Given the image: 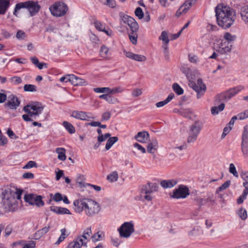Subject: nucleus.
Wrapping results in <instances>:
<instances>
[{
    "label": "nucleus",
    "mask_w": 248,
    "mask_h": 248,
    "mask_svg": "<svg viewBox=\"0 0 248 248\" xmlns=\"http://www.w3.org/2000/svg\"><path fill=\"white\" fill-rule=\"evenodd\" d=\"M135 14L139 19H142L143 17L144 14L140 7H138L136 9Z\"/></svg>",
    "instance_id": "55"
},
{
    "label": "nucleus",
    "mask_w": 248,
    "mask_h": 248,
    "mask_svg": "<svg viewBox=\"0 0 248 248\" xmlns=\"http://www.w3.org/2000/svg\"><path fill=\"white\" fill-rule=\"evenodd\" d=\"M68 236L66 233H61V236L58 238V240L55 243L56 245H59L61 242L63 241L64 239Z\"/></svg>",
    "instance_id": "64"
},
{
    "label": "nucleus",
    "mask_w": 248,
    "mask_h": 248,
    "mask_svg": "<svg viewBox=\"0 0 248 248\" xmlns=\"http://www.w3.org/2000/svg\"><path fill=\"white\" fill-rule=\"evenodd\" d=\"M226 93L225 92L220 93L217 95L215 97L214 104L217 105L219 103H224V102L228 100Z\"/></svg>",
    "instance_id": "24"
},
{
    "label": "nucleus",
    "mask_w": 248,
    "mask_h": 248,
    "mask_svg": "<svg viewBox=\"0 0 248 248\" xmlns=\"http://www.w3.org/2000/svg\"><path fill=\"white\" fill-rule=\"evenodd\" d=\"M129 38L133 44L136 45L137 44L138 38L137 32L133 33L131 31V33L129 34Z\"/></svg>",
    "instance_id": "49"
},
{
    "label": "nucleus",
    "mask_w": 248,
    "mask_h": 248,
    "mask_svg": "<svg viewBox=\"0 0 248 248\" xmlns=\"http://www.w3.org/2000/svg\"><path fill=\"white\" fill-rule=\"evenodd\" d=\"M190 194L188 188L185 185H181L177 188L173 190L170 197L173 199H185Z\"/></svg>",
    "instance_id": "5"
},
{
    "label": "nucleus",
    "mask_w": 248,
    "mask_h": 248,
    "mask_svg": "<svg viewBox=\"0 0 248 248\" xmlns=\"http://www.w3.org/2000/svg\"><path fill=\"white\" fill-rule=\"evenodd\" d=\"M86 234H89V233H83L82 236L78 237L75 241L70 243L66 248H80L82 246L86 245Z\"/></svg>",
    "instance_id": "10"
},
{
    "label": "nucleus",
    "mask_w": 248,
    "mask_h": 248,
    "mask_svg": "<svg viewBox=\"0 0 248 248\" xmlns=\"http://www.w3.org/2000/svg\"><path fill=\"white\" fill-rule=\"evenodd\" d=\"M232 46L229 44L227 41L222 40L221 42L215 46L216 50L220 54H225L228 52H230L232 49Z\"/></svg>",
    "instance_id": "9"
},
{
    "label": "nucleus",
    "mask_w": 248,
    "mask_h": 248,
    "mask_svg": "<svg viewBox=\"0 0 248 248\" xmlns=\"http://www.w3.org/2000/svg\"><path fill=\"white\" fill-rule=\"evenodd\" d=\"M159 39L162 40L163 42H165V44H168L169 42V39L168 37V34L166 31H163L161 32V34L159 37Z\"/></svg>",
    "instance_id": "51"
},
{
    "label": "nucleus",
    "mask_w": 248,
    "mask_h": 248,
    "mask_svg": "<svg viewBox=\"0 0 248 248\" xmlns=\"http://www.w3.org/2000/svg\"><path fill=\"white\" fill-rule=\"evenodd\" d=\"M108 48L105 46H101L100 48V53L102 57H106L108 55Z\"/></svg>",
    "instance_id": "59"
},
{
    "label": "nucleus",
    "mask_w": 248,
    "mask_h": 248,
    "mask_svg": "<svg viewBox=\"0 0 248 248\" xmlns=\"http://www.w3.org/2000/svg\"><path fill=\"white\" fill-rule=\"evenodd\" d=\"M109 94L108 93L102 94L99 96V98L106 100L108 103H114L116 99Z\"/></svg>",
    "instance_id": "36"
},
{
    "label": "nucleus",
    "mask_w": 248,
    "mask_h": 248,
    "mask_svg": "<svg viewBox=\"0 0 248 248\" xmlns=\"http://www.w3.org/2000/svg\"><path fill=\"white\" fill-rule=\"evenodd\" d=\"M105 238L104 233H93L91 236V239L92 242L95 243L97 241L103 240Z\"/></svg>",
    "instance_id": "38"
},
{
    "label": "nucleus",
    "mask_w": 248,
    "mask_h": 248,
    "mask_svg": "<svg viewBox=\"0 0 248 248\" xmlns=\"http://www.w3.org/2000/svg\"><path fill=\"white\" fill-rule=\"evenodd\" d=\"M56 152L58 154V158L61 161L66 159L65 149L63 148H57Z\"/></svg>",
    "instance_id": "31"
},
{
    "label": "nucleus",
    "mask_w": 248,
    "mask_h": 248,
    "mask_svg": "<svg viewBox=\"0 0 248 248\" xmlns=\"http://www.w3.org/2000/svg\"><path fill=\"white\" fill-rule=\"evenodd\" d=\"M93 91L96 93H106L110 94V88L108 87L94 88Z\"/></svg>",
    "instance_id": "39"
},
{
    "label": "nucleus",
    "mask_w": 248,
    "mask_h": 248,
    "mask_svg": "<svg viewBox=\"0 0 248 248\" xmlns=\"http://www.w3.org/2000/svg\"><path fill=\"white\" fill-rule=\"evenodd\" d=\"M229 171L230 173H232L235 177H238V174L236 170L235 167L233 163H231L230 164Z\"/></svg>",
    "instance_id": "54"
},
{
    "label": "nucleus",
    "mask_w": 248,
    "mask_h": 248,
    "mask_svg": "<svg viewBox=\"0 0 248 248\" xmlns=\"http://www.w3.org/2000/svg\"><path fill=\"white\" fill-rule=\"evenodd\" d=\"M120 16L122 21L124 24H126L128 25L131 31L133 33L137 32L139 29V25L133 17L124 14L123 13H120Z\"/></svg>",
    "instance_id": "6"
},
{
    "label": "nucleus",
    "mask_w": 248,
    "mask_h": 248,
    "mask_svg": "<svg viewBox=\"0 0 248 248\" xmlns=\"http://www.w3.org/2000/svg\"><path fill=\"white\" fill-rule=\"evenodd\" d=\"M173 97H174V94L171 93V94H169V96H168V97L165 100L156 103V107L160 108V107H162L165 106V105L168 104L169 102H170L172 99Z\"/></svg>",
    "instance_id": "34"
},
{
    "label": "nucleus",
    "mask_w": 248,
    "mask_h": 248,
    "mask_svg": "<svg viewBox=\"0 0 248 248\" xmlns=\"http://www.w3.org/2000/svg\"><path fill=\"white\" fill-rule=\"evenodd\" d=\"M77 183L80 188L86 187L87 186L93 187L94 189L97 191H99L101 189V187L98 186L86 183L83 182H77Z\"/></svg>",
    "instance_id": "30"
},
{
    "label": "nucleus",
    "mask_w": 248,
    "mask_h": 248,
    "mask_svg": "<svg viewBox=\"0 0 248 248\" xmlns=\"http://www.w3.org/2000/svg\"><path fill=\"white\" fill-rule=\"evenodd\" d=\"M225 108L224 103H221L218 106L212 107L211 108V113L213 115H217L219 112L222 111Z\"/></svg>",
    "instance_id": "29"
},
{
    "label": "nucleus",
    "mask_w": 248,
    "mask_h": 248,
    "mask_svg": "<svg viewBox=\"0 0 248 248\" xmlns=\"http://www.w3.org/2000/svg\"><path fill=\"white\" fill-rule=\"evenodd\" d=\"M118 138L117 137H113L109 138L107 141L105 148L107 150H108L111 146L118 141Z\"/></svg>",
    "instance_id": "35"
},
{
    "label": "nucleus",
    "mask_w": 248,
    "mask_h": 248,
    "mask_svg": "<svg viewBox=\"0 0 248 248\" xmlns=\"http://www.w3.org/2000/svg\"><path fill=\"white\" fill-rule=\"evenodd\" d=\"M24 199L26 202H28L31 205H36L38 207H41L44 205V202L42 201V197L39 195L26 194L24 195Z\"/></svg>",
    "instance_id": "7"
},
{
    "label": "nucleus",
    "mask_w": 248,
    "mask_h": 248,
    "mask_svg": "<svg viewBox=\"0 0 248 248\" xmlns=\"http://www.w3.org/2000/svg\"><path fill=\"white\" fill-rule=\"evenodd\" d=\"M190 85L197 92V97L200 98L204 93L206 90V86L203 84L202 86H198L194 82H191Z\"/></svg>",
    "instance_id": "16"
},
{
    "label": "nucleus",
    "mask_w": 248,
    "mask_h": 248,
    "mask_svg": "<svg viewBox=\"0 0 248 248\" xmlns=\"http://www.w3.org/2000/svg\"><path fill=\"white\" fill-rule=\"evenodd\" d=\"M177 181L174 179L163 180L160 182V185L164 188H171L175 186Z\"/></svg>",
    "instance_id": "26"
},
{
    "label": "nucleus",
    "mask_w": 248,
    "mask_h": 248,
    "mask_svg": "<svg viewBox=\"0 0 248 248\" xmlns=\"http://www.w3.org/2000/svg\"><path fill=\"white\" fill-rule=\"evenodd\" d=\"M189 1H186L185 3L179 8L176 13V16L177 17L180 16L183 14H186L191 7Z\"/></svg>",
    "instance_id": "21"
},
{
    "label": "nucleus",
    "mask_w": 248,
    "mask_h": 248,
    "mask_svg": "<svg viewBox=\"0 0 248 248\" xmlns=\"http://www.w3.org/2000/svg\"><path fill=\"white\" fill-rule=\"evenodd\" d=\"M118 178V174L117 171H113L107 176V179L110 182L117 181Z\"/></svg>",
    "instance_id": "43"
},
{
    "label": "nucleus",
    "mask_w": 248,
    "mask_h": 248,
    "mask_svg": "<svg viewBox=\"0 0 248 248\" xmlns=\"http://www.w3.org/2000/svg\"><path fill=\"white\" fill-rule=\"evenodd\" d=\"M158 144L156 139H153L152 140L148 143L147 146V151L149 153L154 154L157 150Z\"/></svg>",
    "instance_id": "19"
},
{
    "label": "nucleus",
    "mask_w": 248,
    "mask_h": 248,
    "mask_svg": "<svg viewBox=\"0 0 248 248\" xmlns=\"http://www.w3.org/2000/svg\"><path fill=\"white\" fill-rule=\"evenodd\" d=\"M95 28L98 31H103V28L105 27V24H103L98 20H95L93 22Z\"/></svg>",
    "instance_id": "45"
},
{
    "label": "nucleus",
    "mask_w": 248,
    "mask_h": 248,
    "mask_svg": "<svg viewBox=\"0 0 248 248\" xmlns=\"http://www.w3.org/2000/svg\"><path fill=\"white\" fill-rule=\"evenodd\" d=\"M181 70L186 76L187 78H189V75L190 73V69L187 65H184L182 66L181 67Z\"/></svg>",
    "instance_id": "53"
},
{
    "label": "nucleus",
    "mask_w": 248,
    "mask_h": 248,
    "mask_svg": "<svg viewBox=\"0 0 248 248\" xmlns=\"http://www.w3.org/2000/svg\"><path fill=\"white\" fill-rule=\"evenodd\" d=\"M24 90L25 92H36V87L32 84H25L24 86Z\"/></svg>",
    "instance_id": "47"
},
{
    "label": "nucleus",
    "mask_w": 248,
    "mask_h": 248,
    "mask_svg": "<svg viewBox=\"0 0 248 248\" xmlns=\"http://www.w3.org/2000/svg\"><path fill=\"white\" fill-rule=\"evenodd\" d=\"M7 134L12 139L16 140L18 138V137L15 135L14 132L11 129L9 128L7 131Z\"/></svg>",
    "instance_id": "63"
},
{
    "label": "nucleus",
    "mask_w": 248,
    "mask_h": 248,
    "mask_svg": "<svg viewBox=\"0 0 248 248\" xmlns=\"http://www.w3.org/2000/svg\"><path fill=\"white\" fill-rule=\"evenodd\" d=\"M62 125L70 134H72L75 133V128L71 123L67 121H64Z\"/></svg>",
    "instance_id": "32"
},
{
    "label": "nucleus",
    "mask_w": 248,
    "mask_h": 248,
    "mask_svg": "<svg viewBox=\"0 0 248 248\" xmlns=\"http://www.w3.org/2000/svg\"><path fill=\"white\" fill-rule=\"evenodd\" d=\"M217 21L219 26L226 29L230 28L235 19V12L228 6L220 7L217 6L215 8Z\"/></svg>",
    "instance_id": "1"
},
{
    "label": "nucleus",
    "mask_w": 248,
    "mask_h": 248,
    "mask_svg": "<svg viewBox=\"0 0 248 248\" xmlns=\"http://www.w3.org/2000/svg\"><path fill=\"white\" fill-rule=\"evenodd\" d=\"M111 117V113L109 111H106L103 113L101 117L102 121H106L108 120Z\"/></svg>",
    "instance_id": "60"
},
{
    "label": "nucleus",
    "mask_w": 248,
    "mask_h": 248,
    "mask_svg": "<svg viewBox=\"0 0 248 248\" xmlns=\"http://www.w3.org/2000/svg\"><path fill=\"white\" fill-rule=\"evenodd\" d=\"M201 128L198 125V123L196 122L194 124L190 126L189 132L198 135L201 131Z\"/></svg>",
    "instance_id": "33"
},
{
    "label": "nucleus",
    "mask_w": 248,
    "mask_h": 248,
    "mask_svg": "<svg viewBox=\"0 0 248 248\" xmlns=\"http://www.w3.org/2000/svg\"><path fill=\"white\" fill-rule=\"evenodd\" d=\"M50 211L59 215L71 214L70 211L66 208L52 206L50 207Z\"/></svg>",
    "instance_id": "20"
},
{
    "label": "nucleus",
    "mask_w": 248,
    "mask_h": 248,
    "mask_svg": "<svg viewBox=\"0 0 248 248\" xmlns=\"http://www.w3.org/2000/svg\"><path fill=\"white\" fill-rule=\"evenodd\" d=\"M51 14L56 16H64L68 10L66 4L62 2H55L49 8Z\"/></svg>",
    "instance_id": "4"
},
{
    "label": "nucleus",
    "mask_w": 248,
    "mask_h": 248,
    "mask_svg": "<svg viewBox=\"0 0 248 248\" xmlns=\"http://www.w3.org/2000/svg\"><path fill=\"white\" fill-rule=\"evenodd\" d=\"M10 80L11 82H12V83L13 85H15L19 84L20 83H21L22 82V81L21 78L17 77V76L13 77L11 78L10 79Z\"/></svg>",
    "instance_id": "50"
},
{
    "label": "nucleus",
    "mask_w": 248,
    "mask_h": 248,
    "mask_svg": "<svg viewBox=\"0 0 248 248\" xmlns=\"http://www.w3.org/2000/svg\"><path fill=\"white\" fill-rule=\"evenodd\" d=\"M240 15L242 20L248 25V5L244 6L241 9Z\"/></svg>",
    "instance_id": "27"
},
{
    "label": "nucleus",
    "mask_w": 248,
    "mask_h": 248,
    "mask_svg": "<svg viewBox=\"0 0 248 248\" xmlns=\"http://www.w3.org/2000/svg\"><path fill=\"white\" fill-rule=\"evenodd\" d=\"M131 233H112L110 236V242L115 247L118 248L122 243V238L129 237Z\"/></svg>",
    "instance_id": "8"
},
{
    "label": "nucleus",
    "mask_w": 248,
    "mask_h": 248,
    "mask_svg": "<svg viewBox=\"0 0 248 248\" xmlns=\"http://www.w3.org/2000/svg\"><path fill=\"white\" fill-rule=\"evenodd\" d=\"M241 149L243 155L247 157L248 155V143L241 142Z\"/></svg>",
    "instance_id": "44"
},
{
    "label": "nucleus",
    "mask_w": 248,
    "mask_h": 248,
    "mask_svg": "<svg viewBox=\"0 0 248 248\" xmlns=\"http://www.w3.org/2000/svg\"><path fill=\"white\" fill-rule=\"evenodd\" d=\"M29 5L27 7L31 16L35 15L40 10V7L37 2L29 1Z\"/></svg>",
    "instance_id": "18"
},
{
    "label": "nucleus",
    "mask_w": 248,
    "mask_h": 248,
    "mask_svg": "<svg viewBox=\"0 0 248 248\" xmlns=\"http://www.w3.org/2000/svg\"><path fill=\"white\" fill-rule=\"evenodd\" d=\"M50 196L52 199V200L58 202L62 201V196L60 193H56L54 195L52 194H50Z\"/></svg>",
    "instance_id": "48"
},
{
    "label": "nucleus",
    "mask_w": 248,
    "mask_h": 248,
    "mask_svg": "<svg viewBox=\"0 0 248 248\" xmlns=\"http://www.w3.org/2000/svg\"><path fill=\"white\" fill-rule=\"evenodd\" d=\"M85 207L84 212L88 216H92L99 213L100 207L98 203L95 201L87 199Z\"/></svg>",
    "instance_id": "3"
},
{
    "label": "nucleus",
    "mask_w": 248,
    "mask_h": 248,
    "mask_svg": "<svg viewBox=\"0 0 248 248\" xmlns=\"http://www.w3.org/2000/svg\"><path fill=\"white\" fill-rule=\"evenodd\" d=\"M244 89V86L243 85H239L233 88H231L226 91L227 98L229 100L236 94H238L239 92Z\"/></svg>",
    "instance_id": "15"
},
{
    "label": "nucleus",
    "mask_w": 248,
    "mask_h": 248,
    "mask_svg": "<svg viewBox=\"0 0 248 248\" xmlns=\"http://www.w3.org/2000/svg\"><path fill=\"white\" fill-rule=\"evenodd\" d=\"M20 101L16 96L10 94L8 96V101L5 103V106L11 109H16L19 106Z\"/></svg>",
    "instance_id": "12"
},
{
    "label": "nucleus",
    "mask_w": 248,
    "mask_h": 248,
    "mask_svg": "<svg viewBox=\"0 0 248 248\" xmlns=\"http://www.w3.org/2000/svg\"><path fill=\"white\" fill-rule=\"evenodd\" d=\"M158 187L157 184L149 182L146 185L142 186L141 188V192L145 194H150L156 191Z\"/></svg>",
    "instance_id": "14"
},
{
    "label": "nucleus",
    "mask_w": 248,
    "mask_h": 248,
    "mask_svg": "<svg viewBox=\"0 0 248 248\" xmlns=\"http://www.w3.org/2000/svg\"><path fill=\"white\" fill-rule=\"evenodd\" d=\"M44 106L39 102H31L23 108V111L30 114L33 119H36L41 114L44 109Z\"/></svg>",
    "instance_id": "2"
},
{
    "label": "nucleus",
    "mask_w": 248,
    "mask_h": 248,
    "mask_svg": "<svg viewBox=\"0 0 248 248\" xmlns=\"http://www.w3.org/2000/svg\"><path fill=\"white\" fill-rule=\"evenodd\" d=\"M16 37L18 39L23 40L27 37V35L24 31L19 30L17 32Z\"/></svg>",
    "instance_id": "58"
},
{
    "label": "nucleus",
    "mask_w": 248,
    "mask_h": 248,
    "mask_svg": "<svg viewBox=\"0 0 248 248\" xmlns=\"http://www.w3.org/2000/svg\"><path fill=\"white\" fill-rule=\"evenodd\" d=\"M149 138V135L146 131H142L138 132V134L135 135V139L139 142L141 143L146 142Z\"/></svg>",
    "instance_id": "17"
},
{
    "label": "nucleus",
    "mask_w": 248,
    "mask_h": 248,
    "mask_svg": "<svg viewBox=\"0 0 248 248\" xmlns=\"http://www.w3.org/2000/svg\"><path fill=\"white\" fill-rule=\"evenodd\" d=\"M29 1H25V2H19L18 3H17L16 5L15 10L14 11V15L17 16L16 13L20 9L22 8H27L29 6Z\"/></svg>",
    "instance_id": "28"
},
{
    "label": "nucleus",
    "mask_w": 248,
    "mask_h": 248,
    "mask_svg": "<svg viewBox=\"0 0 248 248\" xmlns=\"http://www.w3.org/2000/svg\"><path fill=\"white\" fill-rule=\"evenodd\" d=\"M172 89L174 92L178 95H181L183 93V89L178 84L176 83H175L172 85Z\"/></svg>",
    "instance_id": "41"
},
{
    "label": "nucleus",
    "mask_w": 248,
    "mask_h": 248,
    "mask_svg": "<svg viewBox=\"0 0 248 248\" xmlns=\"http://www.w3.org/2000/svg\"><path fill=\"white\" fill-rule=\"evenodd\" d=\"M231 181H227L223 184H222L220 186L218 187V188L217 190V192H218V191H221L223 190H224L228 188L230 185Z\"/></svg>",
    "instance_id": "56"
},
{
    "label": "nucleus",
    "mask_w": 248,
    "mask_h": 248,
    "mask_svg": "<svg viewBox=\"0 0 248 248\" xmlns=\"http://www.w3.org/2000/svg\"><path fill=\"white\" fill-rule=\"evenodd\" d=\"M133 60L138 62H142L145 61L146 58L143 55L134 54Z\"/></svg>",
    "instance_id": "52"
},
{
    "label": "nucleus",
    "mask_w": 248,
    "mask_h": 248,
    "mask_svg": "<svg viewBox=\"0 0 248 248\" xmlns=\"http://www.w3.org/2000/svg\"><path fill=\"white\" fill-rule=\"evenodd\" d=\"M37 163L33 161H29L26 165L23 167V169H28L33 167H37Z\"/></svg>",
    "instance_id": "57"
},
{
    "label": "nucleus",
    "mask_w": 248,
    "mask_h": 248,
    "mask_svg": "<svg viewBox=\"0 0 248 248\" xmlns=\"http://www.w3.org/2000/svg\"><path fill=\"white\" fill-rule=\"evenodd\" d=\"M88 198H79L74 201L73 202V209L74 211L80 213L84 211Z\"/></svg>",
    "instance_id": "11"
},
{
    "label": "nucleus",
    "mask_w": 248,
    "mask_h": 248,
    "mask_svg": "<svg viewBox=\"0 0 248 248\" xmlns=\"http://www.w3.org/2000/svg\"><path fill=\"white\" fill-rule=\"evenodd\" d=\"M71 78H70V83L74 86H83L86 85L87 82L84 79L79 78L74 75H71Z\"/></svg>",
    "instance_id": "23"
},
{
    "label": "nucleus",
    "mask_w": 248,
    "mask_h": 248,
    "mask_svg": "<svg viewBox=\"0 0 248 248\" xmlns=\"http://www.w3.org/2000/svg\"><path fill=\"white\" fill-rule=\"evenodd\" d=\"M10 6V0H0V15H4Z\"/></svg>",
    "instance_id": "25"
},
{
    "label": "nucleus",
    "mask_w": 248,
    "mask_h": 248,
    "mask_svg": "<svg viewBox=\"0 0 248 248\" xmlns=\"http://www.w3.org/2000/svg\"><path fill=\"white\" fill-rule=\"evenodd\" d=\"M71 116L81 120H87L88 118H90L86 112L82 111L77 110L72 111Z\"/></svg>",
    "instance_id": "22"
},
{
    "label": "nucleus",
    "mask_w": 248,
    "mask_h": 248,
    "mask_svg": "<svg viewBox=\"0 0 248 248\" xmlns=\"http://www.w3.org/2000/svg\"><path fill=\"white\" fill-rule=\"evenodd\" d=\"M236 38L235 35H232L229 32H226L224 35V41H227L230 44L231 42L234 41Z\"/></svg>",
    "instance_id": "40"
},
{
    "label": "nucleus",
    "mask_w": 248,
    "mask_h": 248,
    "mask_svg": "<svg viewBox=\"0 0 248 248\" xmlns=\"http://www.w3.org/2000/svg\"><path fill=\"white\" fill-rule=\"evenodd\" d=\"M237 214L242 220H245L247 217V211L243 208H240L238 211Z\"/></svg>",
    "instance_id": "46"
},
{
    "label": "nucleus",
    "mask_w": 248,
    "mask_h": 248,
    "mask_svg": "<svg viewBox=\"0 0 248 248\" xmlns=\"http://www.w3.org/2000/svg\"><path fill=\"white\" fill-rule=\"evenodd\" d=\"M117 231L118 232H135L134 225L132 221L124 222Z\"/></svg>",
    "instance_id": "13"
},
{
    "label": "nucleus",
    "mask_w": 248,
    "mask_h": 248,
    "mask_svg": "<svg viewBox=\"0 0 248 248\" xmlns=\"http://www.w3.org/2000/svg\"><path fill=\"white\" fill-rule=\"evenodd\" d=\"M104 5H107L110 8L115 7L116 4L114 0H106V2L104 3Z\"/></svg>",
    "instance_id": "62"
},
{
    "label": "nucleus",
    "mask_w": 248,
    "mask_h": 248,
    "mask_svg": "<svg viewBox=\"0 0 248 248\" xmlns=\"http://www.w3.org/2000/svg\"><path fill=\"white\" fill-rule=\"evenodd\" d=\"M179 114L187 118H190L191 112L188 108H181L178 110Z\"/></svg>",
    "instance_id": "37"
},
{
    "label": "nucleus",
    "mask_w": 248,
    "mask_h": 248,
    "mask_svg": "<svg viewBox=\"0 0 248 248\" xmlns=\"http://www.w3.org/2000/svg\"><path fill=\"white\" fill-rule=\"evenodd\" d=\"M35 246V241H30L28 243L24 244L22 248H34Z\"/></svg>",
    "instance_id": "61"
},
{
    "label": "nucleus",
    "mask_w": 248,
    "mask_h": 248,
    "mask_svg": "<svg viewBox=\"0 0 248 248\" xmlns=\"http://www.w3.org/2000/svg\"><path fill=\"white\" fill-rule=\"evenodd\" d=\"M241 140L242 142L248 143V133L247 126L244 127Z\"/></svg>",
    "instance_id": "42"
}]
</instances>
